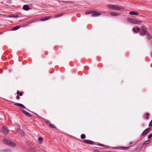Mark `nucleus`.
<instances>
[{
	"instance_id": "nucleus-1",
	"label": "nucleus",
	"mask_w": 152,
	"mask_h": 152,
	"mask_svg": "<svg viewBox=\"0 0 152 152\" xmlns=\"http://www.w3.org/2000/svg\"><path fill=\"white\" fill-rule=\"evenodd\" d=\"M108 7L111 10H124L125 7L121 6H118L117 5H111L109 4L108 5Z\"/></svg>"
},
{
	"instance_id": "nucleus-2",
	"label": "nucleus",
	"mask_w": 152,
	"mask_h": 152,
	"mask_svg": "<svg viewBox=\"0 0 152 152\" xmlns=\"http://www.w3.org/2000/svg\"><path fill=\"white\" fill-rule=\"evenodd\" d=\"M140 34L142 36L146 35L148 39L150 38V36L147 31L146 28L144 26H142L140 28Z\"/></svg>"
},
{
	"instance_id": "nucleus-3",
	"label": "nucleus",
	"mask_w": 152,
	"mask_h": 152,
	"mask_svg": "<svg viewBox=\"0 0 152 152\" xmlns=\"http://www.w3.org/2000/svg\"><path fill=\"white\" fill-rule=\"evenodd\" d=\"M3 142L5 144L9 145L10 146L14 147L15 146L14 143L11 142L10 140L7 139H4L3 140Z\"/></svg>"
},
{
	"instance_id": "nucleus-4",
	"label": "nucleus",
	"mask_w": 152,
	"mask_h": 152,
	"mask_svg": "<svg viewBox=\"0 0 152 152\" xmlns=\"http://www.w3.org/2000/svg\"><path fill=\"white\" fill-rule=\"evenodd\" d=\"M2 131L4 134L6 135L9 133V130L7 127L3 126L2 129Z\"/></svg>"
},
{
	"instance_id": "nucleus-5",
	"label": "nucleus",
	"mask_w": 152,
	"mask_h": 152,
	"mask_svg": "<svg viewBox=\"0 0 152 152\" xmlns=\"http://www.w3.org/2000/svg\"><path fill=\"white\" fill-rule=\"evenodd\" d=\"M83 142L90 145H93L94 144V142L90 140H83Z\"/></svg>"
},
{
	"instance_id": "nucleus-6",
	"label": "nucleus",
	"mask_w": 152,
	"mask_h": 152,
	"mask_svg": "<svg viewBox=\"0 0 152 152\" xmlns=\"http://www.w3.org/2000/svg\"><path fill=\"white\" fill-rule=\"evenodd\" d=\"M22 111L23 113H24L28 117H31V114L30 113H28L26 111V110H25L23 109H22Z\"/></svg>"
},
{
	"instance_id": "nucleus-7",
	"label": "nucleus",
	"mask_w": 152,
	"mask_h": 152,
	"mask_svg": "<svg viewBox=\"0 0 152 152\" xmlns=\"http://www.w3.org/2000/svg\"><path fill=\"white\" fill-rule=\"evenodd\" d=\"M150 128H149L146 129L143 132L142 134V136H144L146 135L147 133L150 131Z\"/></svg>"
},
{
	"instance_id": "nucleus-8",
	"label": "nucleus",
	"mask_w": 152,
	"mask_h": 152,
	"mask_svg": "<svg viewBox=\"0 0 152 152\" xmlns=\"http://www.w3.org/2000/svg\"><path fill=\"white\" fill-rule=\"evenodd\" d=\"M51 18V16H47L44 18H41L40 20L41 21H45L50 19Z\"/></svg>"
},
{
	"instance_id": "nucleus-9",
	"label": "nucleus",
	"mask_w": 152,
	"mask_h": 152,
	"mask_svg": "<svg viewBox=\"0 0 152 152\" xmlns=\"http://www.w3.org/2000/svg\"><path fill=\"white\" fill-rule=\"evenodd\" d=\"M110 14L112 16H116L119 15L120 14L115 12H112L110 13Z\"/></svg>"
},
{
	"instance_id": "nucleus-10",
	"label": "nucleus",
	"mask_w": 152,
	"mask_h": 152,
	"mask_svg": "<svg viewBox=\"0 0 152 152\" xmlns=\"http://www.w3.org/2000/svg\"><path fill=\"white\" fill-rule=\"evenodd\" d=\"M142 21L138 20L137 19H134V24L139 25L141 24Z\"/></svg>"
},
{
	"instance_id": "nucleus-11",
	"label": "nucleus",
	"mask_w": 152,
	"mask_h": 152,
	"mask_svg": "<svg viewBox=\"0 0 152 152\" xmlns=\"http://www.w3.org/2000/svg\"><path fill=\"white\" fill-rule=\"evenodd\" d=\"M23 9L27 11L29 10L30 8L28 5H25L23 6Z\"/></svg>"
},
{
	"instance_id": "nucleus-12",
	"label": "nucleus",
	"mask_w": 152,
	"mask_h": 152,
	"mask_svg": "<svg viewBox=\"0 0 152 152\" xmlns=\"http://www.w3.org/2000/svg\"><path fill=\"white\" fill-rule=\"evenodd\" d=\"M17 132L21 135H23L24 134V132L20 129H18L17 131Z\"/></svg>"
},
{
	"instance_id": "nucleus-13",
	"label": "nucleus",
	"mask_w": 152,
	"mask_h": 152,
	"mask_svg": "<svg viewBox=\"0 0 152 152\" xmlns=\"http://www.w3.org/2000/svg\"><path fill=\"white\" fill-rule=\"evenodd\" d=\"M130 15H139V13L138 12L135 11H131L129 13Z\"/></svg>"
},
{
	"instance_id": "nucleus-14",
	"label": "nucleus",
	"mask_w": 152,
	"mask_h": 152,
	"mask_svg": "<svg viewBox=\"0 0 152 152\" xmlns=\"http://www.w3.org/2000/svg\"><path fill=\"white\" fill-rule=\"evenodd\" d=\"M101 15V13H100L95 12L92 15V16H98Z\"/></svg>"
},
{
	"instance_id": "nucleus-15",
	"label": "nucleus",
	"mask_w": 152,
	"mask_h": 152,
	"mask_svg": "<svg viewBox=\"0 0 152 152\" xmlns=\"http://www.w3.org/2000/svg\"><path fill=\"white\" fill-rule=\"evenodd\" d=\"M128 20L129 22L134 24V19L130 18H128Z\"/></svg>"
},
{
	"instance_id": "nucleus-16",
	"label": "nucleus",
	"mask_w": 152,
	"mask_h": 152,
	"mask_svg": "<svg viewBox=\"0 0 152 152\" xmlns=\"http://www.w3.org/2000/svg\"><path fill=\"white\" fill-rule=\"evenodd\" d=\"M20 26H17L15 27H14V28H12V30L13 31H15L17 30L19 28H20Z\"/></svg>"
},
{
	"instance_id": "nucleus-17",
	"label": "nucleus",
	"mask_w": 152,
	"mask_h": 152,
	"mask_svg": "<svg viewBox=\"0 0 152 152\" xmlns=\"http://www.w3.org/2000/svg\"><path fill=\"white\" fill-rule=\"evenodd\" d=\"M9 18H17L18 17V15H15L14 14H12L9 16Z\"/></svg>"
},
{
	"instance_id": "nucleus-18",
	"label": "nucleus",
	"mask_w": 152,
	"mask_h": 152,
	"mask_svg": "<svg viewBox=\"0 0 152 152\" xmlns=\"http://www.w3.org/2000/svg\"><path fill=\"white\" fill-rule=\"evenodd\" d=\"M150 142V140H149L145 141L143 144V145L145 144H148Z\"/></svg>"
},
{
	"instance_id": "nucleus-19",
	"label": "nucleus",
	"mask_w": 152,
	"mask_h": 152,
	"mask_svg": "<svg viewBox=\"0 0 152 152\" xmlns=\"http://www.w3.org/2000/svg\"><path fill=\"white\" fill-rule=\"evenodd\" d=\"M49 126L53 128H56V126L53 124H49Z\"/></svg>"
},
{
	"instance_id": "nucleus-20",
	"label": "nucleus",
	"mask_w": 152,
	"mask_h": 152,
	"mask_svg": "<svg viewBox=\"0 0 152 152\" xmlns=\"http://www.w3.org/2000/svg\"><path fill=\"white\" fill-rule=\"evenodd\" d=\"M81 138L82 139H83L85 138L86 136L84 134H82L81 136Z\"/></svg>"
},
{
	"instance_id": "nucleus-21",
	"label": "nucleus",
	"mask_w": 152,
	"mask_h": 152,
	"mask_svg": "<svg viewBox=\"0 0 152 152\" xmlns=\"http://www.w3.org/2000/svg\"><path fill=\"white\" fill-rule=\"evenodd\" d=\"M38 141L40 142H39V143L40 144H41L42 143L41 142V141H42L43 140V138L42 137H39L38 139Z\"/></svg>"
},
{
	"instance_id": "nucleus-22",
	"label": "nucleus",
	"mask_w": 152,
	"mask_h": 152,
	"mask_svg": "<svg viewBox=\"0 0 152 152\" xmlns=\"http://www.w3.org/2000/svg\"><path fill=\"white\" fill-rule=\"evenodd\" d=\"M123 150H127L129 148L128 147H121Z\"/></svg>"
},
{
	"instance_id": "nucleus-23",
	"label": "nucleus",
	"mask_w": 152,
	"mask_h": 152,
	"mask_svg": "<svg viewBox=\"0 0 152 152\" xmlns=\"http://www.w3.org/2000/svg\"><path fill=\"white\" fill-rule=\"evenodd\" d=\"M19 107H22L23 108H26L23 105V104H20V106Z\"/></svg>"
},
{
	"instance_id": "nucleus-24",
	"label": "nucleus",
	"mask_w": 152,
	"mask_h": 152,
	"mask_svg": "<svg viewBox=\"0 0 152 152\" xmlns=\"http://www.w3.org/2000/svg\"><path fill=\"white\" fill-rule=\"evenodd\" d=\"M62 15V14H58V15H55V17H59L61 16Z\"/></svg>"
},
{
	"instance_id": "nucleus-25",
	"label": "nucleus",
	"mask_w": 152,
	"mask_h": 152,
	"mask_svg": "<svg viewBox=\"0 0 152 152\" xmlns=\"http://www.w3.org/2000/svg\"><path fill=\"white\" fill-rule=\"evenodd\" d=\"M149 126L151 127L152 126V120L150 122L149 124Z\"/></svg>"
},
{
	"instance_id": "nucleus-26",
	"label": "nucleus",
	"mask_w": 152,
	"mask_h": 152,
	"mask_svg": "<svg viewBox=\"0 0 152 152\" xmlns=\"http://www.w3.org/2000/svg\"><path fill=\"white\" fill-rule=\"evenodd\" d=\"M45 121L47 124H50V121H49L48 120H45Z\"/></svg>"
},
{
	"instance_id": "nucleus-27",
	"label": "nucleus",
	"mask_w": 152,
	"mask_h": 152,
	"mask_svg": "<svg viewBox=\"0 0 152 152\" xmlns=\"http://www.w3.org/2000/svg\"><path fill=\"white\" fill-rule=\"evenodd\" d=\"M91 13H92V12H91L90 11H89V12H85V13L86 14H90Z\"/></svg>"
},
{
	"instance_id": "nucleus-28",
	"label": "nucleus",
	"mask_w": 152,
	"mask_h": 152,
	"mask_svg": "<svg viewBox=\"0 0 152 152\" xmlns=\"http://www.w3.org/2000/svg\"><path fill=\"white\" fill-rule=\"evenodd\" d=\"M149 113H147L146 114V118L147 120L149 118L148 116H149Z\"/></svg>"
},
{
	"instance_id": "nucleus-29",
	"label": "nucleus",
	"mask_w": 152,
	"mask_h": 152,
	"mask_svg": "<svg viewBox=\"0 0 152 152\" xmlns=\"http://www.w3.org/2000/svg\"><path fill=\"white\" fill-rule=\"evenodd\" d=\"M15 105L17 106H20V103H15L14 104Z\"/></svg>"
},
{
	"instance_id": "nucleus-30",
	"label": "nucleus",
	"mask_w": 152,
	"mask_h": 152,
	"mask_svg": "<svg viewBox=\"0 0 152 152\" xmlns=\"http://www.w3.org/2000/svg\"><path fill=\"white\" fill-rule=\"evenodd\" d=\"M152 136V134H150L148 135V138L149 139Z\"/></svg>"
},
{
	"instance_id": "nucleus-31",
	"label": "nucleus",
	"mask_w": 152,
	"mask_h": 152,
	"mask_svg": "<svg viewBox=\"0 0 152 152\" xmlns=\"http://www.w3.org/2000/svg\"><path fill=\"white\" fill-rule=\"evenodd\" d=\"M132 30L135 33H137L138 32L137 31L135 30V28H133Z\"/></svg>"
},
{
	"instance_id": "nucleus-32",
	"label": "nucleus",
	"mask_w": 152,
	"mask_h": 152,
	"mask_svg": "<svg viewBox=\"0 0 152 152\" xmlns=\"http://www.w3.org/2000/svg\"><path fill=\"white\" fill-rule=\"evenodd\" d=\"M20 98V97H19V95H17V96H16V99H17L18 100V99H19Z\"/></svg>"
},
{
	"instance_id": "nucleus-33",
	"label": "nucleus",
	"mask_w": 152,
	"mask_h": 152,
	"mask_svg": "<svg viewBox=\"0 0 152 152\" xmlns=\"http://www.w3.org/2000/svg\"><path fill=\"white\" fill-rule=\"evenodd\" d=\"M98 145L99 146H103V147H105V145H102V144H99Z\"/></svg>"
},
{
	"instance_id": "nucleus-34",
	"label": "nucleus",
	"mask_w": 152,
	"mask_h": 152,
	"mask_svg": "<svg viewBox=\"0 0 152 152\" xmlns=\"http://www.w3.org/2000/svg\"><path fill=\"white\" fill-rule=\"evenodd\" d=\"M22 95H23V93L21 92L20 93V94L19 95L20 96H22Z\"/></svg>"
},
{
	"instance_id": "nucleus-35",
	"label": "nucleus",
	"mask_w": 152,
	"mask_h": 152,
	"mask_svg": "<svg viewBox=\"0 0 152 152\" xmlns=\"http://www.w3.org/2000/svg\"><path fill=\"white\" fill-rule=\"evenodd\" d=\"M20 92L19 91H18L17 92V94H18V95H19L20 94Z\"/></svg>"
},
{
	"instance_id": "nucleus-36",
	"label": "nucleus",
	"mask_w": 152,
	"mask_h": 152,
	"mask_svg": "<svg viewBox=\"0 0 152 152\" xmlns=\"http://www.w3.org/2000/svg\"><path fill=\"white\" fill-rule=\"evenodd\" d=\"M137 29L138 31L140 30V28H137Z\"/></svg>"
},
{
	"instance_id": "nucleus-37",
	"label": "nucleus",
	"mask_w": 152,
	"mask_h": 152,
	"mask_svg": "<svg viewBox=\"0 0 152 152\" xmlns=\"http://www.w3.org/2000/svg\"><path fill=\"white\" fill-rule=\"evenodd\" d=\"M62 3H63V2H64V3H66V2H67V1H62Z\"/></svg>"
},
{
	"instance_id": "nucleus-38",
	"label": "nucleus",
	"mask_w": 152,
	"mask_h": 152,
	"mask_svg": "<svg viewBox=\"0 0 152 152\" xmlns=\"http://www.w3.org/2000/svg\"><path fill=\"white\" fill-rule=\"evenodd\" d=\"M132 144V142H130L129 144L131 145Z\"/></svg>"
},
{
	"instance_id": "nucleus-39",
	"label": "nucleus",
	"mask_w": 152,
	"mask_h": 152,
	"mask_svg": "<svg viewBox=\"0 0 152 152\" xmlns=\"http://www.w3.org/2000/svg\"><path fill=\"white\" fill-rule=\"evenodd\" d=\"M3 33L2 32H0V34H2Z\"/></svg>"
},
{
	"instance_id": "nucleus-40",
	"label": "nucleus",
	"mask_w": 152,
	"mask_h": 152,
	"mask_svg": "<svg viewBox=\"0 0 152 152\" xmlns=\"http://www.w3.org/2000/svg\"><path fill=\"white\" fill-rule=\"evenodd\" d=\"M11 102L12 103H14V102Z\"/></svg>"
},
{
	"instance_id": "nucleus-41",
	"label": "nucleus",
	"mask_w": 152,
	"mask_h": 152,
	"mask_svg": "<svg viewBox=\"0 0 152 152\" xmlns=\"http://www.w3.org/2000/svg\"><path fill=\"white\" fill-rule=\"evenodd\" d=\"M151 55H152V53H151Z\"/></svg>"
}]
</instances>
